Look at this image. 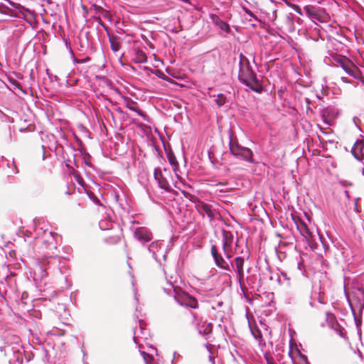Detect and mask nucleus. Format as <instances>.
Masks as SVG:
<instances>
[{
    "label": "nucleus",
    "mask_w": 364,
    "mask_h": 364,
    "mask_svg": "<svg viewBox=\"0 0 364 364\" xmlns=\"http://www.w3.org/2000/svg\"><path fill=\"white\" fill-rule=\"evenodd\" d=\"M210 252L215 264L218 268L226 271H230L233 268L232 263L225 259L216 245H213L211 246Z\"/></svg>",
    "instance_id": "obj_10"
},
{
    "label": "nucleus",
    "mask_w": 364,
    "mask_h": 364,
    "mask_svg": "<svg viewBox=\"0 0 364 364\" xmlns=\"http://www.w3.org/2000/svg\"><path fill=\"white\" fill-rule=\"evenodd\" d=\"M214 22L219 27V28L220 30H222L223 31H225L226 33L229 32V31H230L229 25L227 23H225L223 21H222L218 16L216 17V19L214 20Z\"/></svg>",
    "instance_id": "obj_23"
},
{
    "label": "nucleus",
    "mask_w": 364,
    "mask_h": 364,
    "mask_svg": "<svg viewBox=\"0 0 364 364\" xmlns=\"http://www.w3.org/2000/svg\"><path fill=\"white\" fill-rule=\"evenodd\" d=\"M168 161H169V163L171 164V165H172V166H173V170H174V171H175L176 176L177 178H178V174H177V173H176V171L178 170V162H177V161H176V159L175 156H168Z\"/></svg>",
    "instance_id": "obj_27"
},
{
    "label": "nucleus",
    "mask_w": 364,
    "mask_h": 364,
    "mask_svg": "<svg viewBox=\"0 0 364 364\" xmlns=\"http://www.w3.org/2000/svg\"><path fill=\"white\" fill-rule=\"evenodd\" d=\"M245 13H246L247 15H249L250 16H251V17H255L254 14H253L250 10H249L248 9H245Z\"/></svg>",
    "instance_id": "obj_35"
},
{
    "label": "nucleus",
    "mask_w": 364,
    "mask_h": 364,
    "mask_svg": "<svg viewBox=\"0 0 364 364\" xmlns=\"http://www.w3.org/2000/svg\"><path fill=\"white\" fill-rule=\"evenodd\" d=\"M198 326L195 328L197 329L198 333L203 336L205 339H208L210 335L213 332V325L211 323H208L207 321H203Z\"/></svg>",
    "instance_id": "obj_14"
},
{
    "label": "nucleus",
    "mask_w": 364,
    "mask_h": 364,
    "mask_svg": "<svg viewBox=\"0 0 364 364\" xmlns=\"http://www.w3.org/2000/svg\"><path fill=\"white\" fill-rule=\"evenodd\" d=\"M252 334L255 337V339L259 340L262 338V333L259 330H253L252 328H250Z\"/></svg>",
    "instance_id": "obj_30"
},
{
    "label": "nucleus",
    "mask_w": 364,
    "mask_h": 364,
    "mask_svg": "<svg viewBox=\"0 0 364 364\" xmlns=\"http://www.w3.org/2000/svg\"><path fill=\"white\" fill-rule=\"evenodd\" d=\"M215 102L219 107H221L225 103L226 97L223 94H218Z\"/></svg>",
    "instance_id": "obj_28"
},
{
    "label": "nucleus",
    "mask_w": 364,
    "mask_h": 364,
    "mask_svg": "<svg viewBox=\"0 0 364 364\" xmlns=\"http://www.w3.org/2000/svg\"><path fill=\"white\" fill-rule=\"evenodd\" d=\"M74 60L77 63H84L85 62V60H77L76 58H74Z\"/></svg>",
    "instance_id": "obj_38"
},
{
    "label": "nucleus",
    "mask_w": 364,
    "mask_h": 364,
    "mask_svg": "<svg viewBox=\"0 0 364 364\" xmlns=\"http://www.w3.org/2000/svg\"><path fill=\"white\" fill-rule=\"evenodd\" d=\"M197 210L203 216L206 215L210 220L214 219L215 213L212 206L204 202H198L196 205Z\"/></svg>",
    "instance_id": "obj_15"
},
{
    "label": "nucleus",
    "mask_w": 364,
    "mask_h": 364,
    "mask_svg": "<svg viewBox=\"0 0 364 364\" xmlns=\"http://www.w3.org/2000/svg\"><path fill=\"white\" fill-rule=\"evenodd\" d=\"M141 355H143V358H144V359L145 360L146 364H149L148 358H150V359H153L151 355H150L149 354L145 353L144 351L141 352Z\"/></svg>",
    "instance_id": "obj_31"
},
{
    "label": "nucleus",
    "mask_w": 364,
    "mask_h": 364,
    "mask_svg": "<svg viewBox=\"0 0 364 364\" xmlns=\"http://www.w3.org/2000/svg\"><path fill=\"white\" fill-rule=\"evenodd\" d=\"M70 53H72V55H74V54H73V50L71 49V48H70Z\"/></svg>",
    "instance_id": "obj_44"
},
{
    "label": "nucleus",
    "mask_w": 364,
    "mask_h": 364,
    "mask_svg": "<svg viewBox=\"0 0 364 364\" xmlns=\"http://www.w3.org/2000/svg\"><path fill=\"white\" fill-rule=\"evenodd\" d=\"M154 176L158 183L159 187L167 192L172 191V184H174V186L177 187L173 181L171 171L166 168L164 170L159 168H155Z\"/></svg>",
    "instance_id": "obj_7"
},
{
    "label": "nucleus",
    "mask_w": 364,
    "mask_h": 364,
    "mask_svg": "<svg viewBox=\"0 0 364 364\" xmlns=\"http://www.w3.org/2000/svg\"><path fill=\"white\" fill-rule=\"evenodd\" d=\"M134 235L137 240L143 243L149 242L153 238L151 232L145 227L136 228L134 231Z\"/></svg>",
    "instance_id": "obj_12"
},
{
    "label": "nucleus",
    "mask_w": 364,
    "mask_h": 364,
    "mask_svg": "<svg viewBox=\"0 0 364 364\" xmlns=\"http://www.w3.org/2000/svg\"><path fill=\"white\" fill-rule=\"evenodd\" d=\"M239 80L256 92H261L262 86L252 69L249 60L242 54L240 55Z\"/></svg>",
    "instance_id": "obj_1"
},
{
    "label": "nucleus",
    "mask_w": 364,
    "mask_h": 364,
    "mask_svg": "<svg viewBox=\"0 0 364 364\" xmlns=\"http://www.w3.org/2000/svg\"><path fill=\"white\" fill-rule=\"evenodd\" d=\"M306 102L309 103V99H306Z\"/></svg>",
    "instance_id": "obj_46"
},
{
    "label": "nucleus",
    "mask_w": 364,
    "mask_h": 364,
    "mask_svg": "<svg viewBox=\"0 0 364 364\" xmlns=\"http://www.w3.org/2000/svg\"><path fill=\"white\" fill-rule=\"evenodd\" d=\"M60 260L58 256L44 255L39 261V268L42 271L41 277L47 276L50 269H59Z\"/></svg>",
    "instance_id": "obj_9"
},
{
    "label": "nucleus",
    "mask_w": 364,
    "mask_h": 364,
    "mask_svg": "<svg viewBox=\"0 0 364 364\" xmlns=\"http://www.w3.org/2000/svg\"><path fill=\"white\" fill-rule=\"evenodd\" d=\"M344 193H345V195H346V198L349 200L350 197V194H349L348 191L346 190V191H344Z\"/></svg>",
    "instance_id": "obj_37"
},
{
    "label": "nucleus",
    "mask_w": 364,
    "mask_h": 364,
    "mask_svg": "<svg viewBox=\"0 0 364 364\" xmlns=\"http://www.w3.org/2000/svg\"><path fill=\"white\" fill-rule=\"evenodd\" d=\"M232 242H233L232 234L230 231L223 230V231L222 244H224L225 246L227 245L231 247Z\"/></svg>",
    "instance_id": "obj_21"
},
{
    "label": "nucleus",
    "mask_w": 364,
    "mask_h": 364,
    "mask_svg": "<svg viewBox=\"0 0 364 364\" xmlns=\"http://www.w3.org/2000/svg\"><path fill=\"white\" fill-rule=\"evenodd\" d=\"M291 7L294 9V11H296L297 14L303 15L304 13L299 6L293 4Z\"/></svg>",
    "instance_id": "obj_32"
},
{
    "label": "nucleus",
    "mask_w": 364,
    "mask_h": 364,
    "mask_svg": "<svg viewBox=\"0 0 364 364\" xmlns=\"http://www.w3.org/2000/svg\"><path fill=\"white\" fill-rule=\"evenodd\" d=\"M222 246H223V251L224 252L225 257L228 259H230L232 257L231 247H230L227 245L225 246L224 244H222Z\"/></svg>",
    "instance_id": "obj_29"
},
{
    "label": "nucleus",
    "mask_w": 364,
    "mask_h": 364,
    "mask_svg": "<svg viewBox=\"0 0 364 364\" xmlns=\"http://www.w3.org/2000/svg\"><path fill=\"white\" fill-rule=\"evenodd\" d=\"M47 225L45 223H39L36 228V234L38 240L45 246L46 249L55 250L57 234L52 231H48L46 228Z\"/></svg>",
    "instance_id": "obj_5"
},
{
    "label": "nucleus",
    "mask_w": 364,
    "mask_h": 364,
    "mask_svg": "<svg viewBox=\"0 0 364 364\" xmlns=\"http://www.w3.org/2000/svg\"><path fill=\"white\" fill-rule=\"evenodd\" d=\"M190 314L192 317L191 323L195 327L198 326L200 323H202L201 322L204 321L203 317L200 316L198 314L192 311Z\"/></svg>",
    "instance_id": "obj_24"
},
{
    "label": "nucleus",
    "mask_w": 364,
    "mask_h": 364,
    "mask_svg": "<svg viewBox=\"0 0 364 364\" xmlns=\"http://www.w3.org/2000/svg\"><path fill=\"white\" fill-rule=\"evenodd\" d=\"M235 267H233V269L236 273V277L237 279V282L240 284V287L241 289V291L243 292V294H246L247 289L245 284L244 277V264H245V259L242 257H237L235 259Z\"/></svg>",
    "instance_id": "obj_11"
},
{
    "label": "nucleus",
    "mask_w": 364,
    "mask_h": 364,
    "mask_svg": "<svg viewBox=\"0 0 364 364\" xmlns=\"http://www.w3.org/2000/svg\"><path fill=\"white\" fill-rule=\"evenodd\" d=\"M109 42H110L111 49L114 52H117V51H118L119 50V48H120V43L117 41V39L110 38L109 39Z\"/></svg>",
    "instance_id": "obj_26"
},
{
    "label": "nucleus",
    "mask_w": 364,
    "mask_h": 364,
    "mask_svg": "<svg viewBox=\"0 0 364 364\" xmlns=\"http://www.w3.org/2000/svg\"><path fill=\"white\" fill-rule=\"evenodd\" d=\"M13 166H14V173H18V170H17V168H16V164H14V162H13Z\"/></svg>",
    "instance_id": "obj_39"
},
{
    "label": "nucleus",
    "mask_w": 364,
    "mask_h": 364,
    "mask_svg": "<svg viewBox=\"0 0 364 364\" xmlns=\"http://www.w3.org/2000/svg\"><path fill=\"white\" fill-rule=\"evenodd\" d=\"M163 247V244L160 242L159 241H155L151 242L149 247L148 250L150 252L152 253L153 257L157 260L158 259V253L159 252L160 250Z\"/></svg>",
    "instance_id": "obj_20"
},
{
    "label": "nucleus",
    "mask_w": 364,
    "mask_h": 364,
    "mask_svg": "<svg viewBox=\"0 0 364 364\" xmlns=\"http://www.w3.org/2000/svg\"><path fill=\"white\" fill-rule=\"evenodd\" d=\"M324 62L330 65L341 67L348 75L355 79L360 77L359 68L350 59L337 53L328 51L324 58Z\"/></svg>",
    "instance_id": "obj_2"
},
{
    "label": "nucleus",
    "mask_w": 364,
    "mask_h": 364,
    "mask_svg": "<svg viewBox=\"0 0 364 364\" xmlns=\"http://www.w3.org/2000/svg\"><path fill=\"white\" fill-rule=\"evenodd\" d=\"M123 100H124V102L125 103V106L127 109L135 112L139 116H141L144 118L146 117V114L143 112V111H141L139 108L137 103L136 102H134V100H131L130 98H129L127 97H124Z\"/></svg>",
    "instance_id": "obj_18"
},
{
    "label": "nucleus",
    "mask_w": 364,
    "mask_h": 364,
    "mask_svg": "<svg viewBox=\"0 0 364 364\" xmlns=\"http://www.w3.org/2000/svg\"><path fill=\"white\" fill-rule=\"evenodd\" d=\"M363 149L364 143L362 140H357L352 147L351 153L358 161H360L364 159Z\"/></svg>",
    "instance_id": "obj_17"
},
{
    "label": "nucleus",
    "mask_w": 364,
    "mask_h": 364,
    "mask_svg": "<svg viewBox=\"0 0 364 364\" xmlns=\"http://www.w3.org/2000/svg\"><path fill=\"white\" fill-rule=\"evenodd\" d=\"M297 230L300 232L301 235L306 240H309L311 238L312 234L307 225L303 223L300 222L296 223Z\"/></svg>",
    "instance_id": "obj_19"
},
{
    "label": "nucleus",
    "mask_w": 364,
    "mask_h": 364,
    "mask_svg": "<svg viewBox=\"0 0 364 364\" xmlns=\"http://www.w3.org/2000/svg\"><path fill=\"white\" fill-rule=\"evenodd\" d=\"M322 115H323V117H325V112L324 111H323Z\"/></svg>",
    "instance_id": "obj_45"
},
{
    "label": "nucleus",
    "mask_w": 364,
    "mask_h": 364,
    "mask_svg": "<svg viewBox=\"0 0 364 364\" xmlns=\"http://www.w3.org/2000/svg\"><path fill=\"white\" fill-rule=\"evenodd\" d=\"M209 359L210 361H213V357L211 355L209 356Z\"/></svg>",
    "instance_id": "obj_42"
},
{
    "label": "nucleus",
    "mask_w": 364,
    "mask_h": 364,
    "mask_svg": "<svg viewBox=\"0 0 364 364\" xmlns=\"http://www.w3.org/2000/svg\"><path fill=\"white\" fill-rule=\"evenodd\" d=\"M340 183H341L343 186H346L347 185H351V183H348L346 181H340Z\"/></svg>",
    "instance_id": "obj_36"
},
{
    "label": "nucleus",
    "mask_w": 364,
    "mask_h": 364,
    "mask_svg": "<svg viewBox=\"0 0 364 364\" xmlns=\"http://www.w3.org/2000/svg\"><path fill=\"white\" fill-rule=\"evenodd\" d=\"M1 350L4 352V354L11 357L13 356V360L10 362H21L23 360L22 355V346L20 343V338L18 336H13V343H10L6 341L5 345L1 348Z\"/></svg>",
    "instance_id": "obj_6"
},
{
    "label": "nucleus",
    "mask_w": 364,
    "mask_h": 364,
    "mask_svg": "<svg viewBox=\"0 0 364 364\" xmlns=\"http://www.w3.org/2000/svg\"><path fill=\"white\" fill-rule=\"evenodd\" d=\"M266 360L267 364H276L272 358L267 357Z\"/></svg>",
    "instance_id": "obj_34"
},
{
    "label": "nucleus",
    "mask_w": 364,
    "mask_h": 364,
    "mask_svg": "<svg viewBox=\"0 0 364 364\" xmlns=\"http://www.w3.org/2000/svg\"><path fill=\"white\" fill-rule=\"evenodd\" d=\"M164 290L168 295L173 294L174 299L180 306L193 309L198 308V301L196 298L174 287L172 283H167V287H164Z\"/></svg>",
    "instance_id": "obj_4"
},
{
    "label": "nucleus",
    "mask_w": 364,
    "mask_h": 364,
    "mask_svg": "<svg viewBox=\"0 0 364 364\" xmlns=\"http://www.w3.org/2000/svg\"><path fill=\"white\" fill-rule=\"evenodd\" d=\"M222 305H223V301H218V302L217 303V306H219V307H220V306H222Z\"/></svg>",
    "instance_id": "obj_40"
},
{
    "label": "nucleus",
    "mask_w": 364,
    "mask_h": 364,
    "mask_svg": "<svg viewBox=\"0 0 364 364\" xmlns=\"http://www.w3.org/2000/svg\"><path fill=\"white\" fill-rule=\"evenodd\" d=\"M352 314L356 319V314H362L364 309V288L359 287L357 291L353 293V299L350 300L347 297Z\"/></svg>",
    "instance_id": "obj_8"
},
{
    "label": "nucleus",
    "mask_w": 364,
    "mask_h": 364,
    "mask_svg": "<svg viewBox=\"0 0 364 364\" xmlns=\"http://www.w3.org/2000/svg\"><path fill=\"white\" fill-rule=\"evenodd\" d=\"M146 330L144 327V323L143 321H139V328H136L134 333V341L136 344L140 346V339H146Z\"/></svg>",
    "instance_id": "obj_16"
},
{
    "label": "nucleus",
    "mask_w": 364,
    "mask_h": 364,
    "mask_svg": "<svg viewBox=\"0 0 364 364\" xmlns=\"http://www.w3.org/2000/svg\"><path fill=\"white\" fill-rule=\"evenodd\" d=\"M341 79L343 80V82H346V77H341Z\"/></svg>",
    "instance_id": "obj_41"
},
{
    "label": "nucleus",
    "mask_w": 364,
    "mask_h": 364,
    "mask_svg": "<svg viewBox=\"0 0 364 364\" xmlns=\"http://www.w3.org/2000/svg\"><path fill=\"white\" fill-rule=\"evenodd\" d=\"M304 12L313 21H321V10L318 7L311 5L305 6Z\"/></svg>",
    "instance_id": "obj_13"
},
{
    "label": "nucleus",
    "mask_w": 364,
    "mask_h": 364,
    "mask_svg": "<svg viewBox=\"0 0 364 364\" xmlns=\"http://www.w3.org/2000/svg\"><path fill=\"white\" fill-rule=\"evenodd\" d=\"M134 60L136 63H144L147 61V57L144 52L138 50L135 54Z\"/></svg>",
    "instance_id": "obj_22"
},
{
    "label": "nucleus",
    "mask_w": 364,
    "mask_h": 364,
    "mask_svg": "<svg viewBox=\"0 0 364 364\" xmlns=\"http://www.w3.org/2000/svg\"><path fill=\"white\" fill-rule=\"evenodd\" d=\"M363 174L364 175V168H363Z\"/></svg>",
    "instance_id": "obj_47"
},
{
    "label": "nucleus",
    "mask_w": 364,
    "mask_h": 364,
    "mask_svg": "<svg viewBox=\"0 0 364 364\" xmlns=\"http://www.w3.org/2000/svg\"><path fill=\"white\" fill-rule=\"evenodd\" d=\"M99 226L103 230H109L112 228L113 223L107 220H102L99 223Z\"/></svg>",
    "instance_id": "obj_25"
},
{
    "label": "nucleus",
    "mask_w": 364,
    "mask_h": 364,
    "mask_svg": "<svg viewBox=\"0 0 364 364\" xmlns=\"http://www.w3.org/2000/svg\"><path fill=\"white\" fill-rule=\"evenodd\" d=\"M229 138V150L230 154L235 158L246 162L254 164L253 151L239 144L237 138L234 135L232 129L228 131Z\"/></svg>",
    "instance_id": "obj_3"
},
{
    "label": "nucleus",
    "mask_w": 364,
    "mask_h": 364,
    "mask_svg": "<svg viewBox=\"0 0 364 364\" xmlns=\"http://www.w3.org/2000/svg\"><path fill=\"white\" fill-rule=\"evenodd\" d=\"M74 177L75 178L76 181L80 184V185H82V183H83V180L82 178L78 175V174H75L74 175Z\"/></svg>",
    "instance_id": "obj_33"
},
{
    "label": "nucleus",
    "mask_w": 364,
    "mask_h": 364,
    "mask_svg": "<svg viewBox=\"0 0 364 364\" xmlns=\"http://www.w3.org/2000/svg\"><path fill=\"white\" fill-rule=\"evenodd\" d=\"M318 301H319L320 303H322V304L323 303V301H322L320 298L318 299Z\"/></svg>",
    "instance_id": "obj_43"
}]
</instances>
